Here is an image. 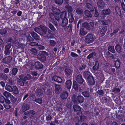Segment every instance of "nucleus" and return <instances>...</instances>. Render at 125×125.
I'll use <instances>...</instances> for the list:
<instances>
[{"label":"nucleus","mask_w":125,"mask_h":125,"mask_svg":"<svg viewBox=\"0 0 125 125\" xmlns=\"http://www.w3.org/2000/svg\"><path fill=\"white\" fill-rule=\"evenodd\" d=\"M94 35L93 34H88L84 38L85 42L87 44L92 43L94 41Z\"/></svg>","instance_id":"nucleus-3"},{"label":"nucleus","mask_w":125,"mask_h":125,"mask_svg":"<svg viewBox=\"0 0 125 125\" xmlns=\"http://www.w3.org/2000/svg\"><path fill=\"white\" fill-rule=\"evenodd\" d=\"M48 27L51 30L54 31H55L56 30V29L55 28L54 26L51 23H50L49 24Z\"/></svg>","instance_id":"nucleus-51"},{"label":"nucleus","mask_w":125,"mask_h":125,"mask_svg":"<svg viewBox=\"0 0 125 125\" xmlns=\"http://www.w3.org/2000/svg\"><path fill=\"white\" fill-rule=\"evenodd\" d=\"M26 78L27 80V81L26 82V84H27V85H30L32 82L31 80H30V79L31 78V76H29V78L26 77Z\"/></svg>","instance_id":"nucleus-47"},{"label":"nucleus","mask_w":125,"mask_h":125,"mask_svg":"<svg viewBox=\"0 0 125 125\" xmlns=\"http://www.w3.org/2000/svg\"><path fill=\"white\" fill-rule=\"evenodd\" d=\"M69 22L72 23L74 21V19L73 17V13H70L68 14Z\"/></svg>","instance_id":"nucleus-28"},{"label":"nucleus","mask_w":125,"mask_h":125,"mask_svg":"<svg viewBox=\"0 0 125 125\" xmlns=\"http://www.w3.org/2000/svg\"><path fill=\"white\" fill-rule=\"evenodd\" d=\"M115 66L116 68L117 69L120 67V62L119 59H117L116 60L114 61V62Z\"/></svg>","instance_id":"nucleus-29"},{"label":"nucleus","mask_w":125,"mask_h":125,"mask_svg":"<svg viewBox=\"0 0 125 125\" xmlns=\"http://www.w3.org/2000/svg\"><path fill=\"white\" fill-rule=\"evenodd\" d=\"M55 3L57 4L60 5L63 2V0H54Z\"/></svg>","instance_id":"nucleus-54"},{"label":"nucleus","mask_w":125,"mask_h":125,"mask_svg":"<svg viewBox=\"0 0 125 125\" xmlns=\"http://www.w3.org/2000/svg\"><path fill=\"white\" fill-rule=\"evenodd\" d=\"M35 114V112L33 110H30L28 111L25 112L24 113V115H27L28 116H30L31 118H34L35 116L34 115Z\"/></svg>","instance_id":"nucleus-7"},{"label":"nucleus","mask_w":125,"mask_h":125,"mask_svg":"<svg viewBox=\"0 0 125 125\" xmlns=\"http://www.w3.org/2000/svg\"><path fill=\"white\" fill-rule=\"evenodd\" d=\"M97 21H95V25L97 27H99L101 26V23L100 21L96 19Z\"/></svg>","instance_id":"nucleus-50"},{"label":"nucleus","mask_w":125,"mask_h":125,"mask_svg":"<svg viewBox=\"0 0 125 125\" xmlns=\"http://www.w3.org/2000/svg\"><path fill=\"white\" fill-rule=\"evenodd\" d=\"M13 93L16 94H18L19 93L18 89L17 87L16 86H13Z\"/></svg>","instance_id":"nucleus-45"},{"label":"nucleus","mask_w":125,"mask_h":125,"mask_svg":"<svg viewBox=\"0 0 125 125\" xmlns=\"http://www.w3.org/2000/svg\"><path fill=\"white\" fill-rule=\"evenodd\" d=\"M97 5L99 8L103 9L105 7V3L102 0H99L97 3Z\"/></svg>","instance_id":"nucleus-15"},{"label":"nucleus","mask_w":125,"mask_h":125,"mask_svg":"<svg viewBox=\"0 0 125 125\" xmlns=\"http://www.w3.org/2000/svg\"><path fill=\"white\" fill-rule=\"evenodd\" d=\"M31 34L35 40L36 41H38L39 40L40 38L39 36L34 31H32L31 32Z\"/></svg>","instance_id":"nucleus-21"},{"label":"nucleus","mask_w":125,"mask_h":125,"mask_svg":"<svg viewBox=\"0 0 125 125\" xmlns=\"http://www.w3.org/2000/svg\"><path fill=\"white\" fill-rule=\"evenodd\" d=\"M18 69L16 68H13L11 71V74L12 75H15L18 72Z\"/></svg>","instance_id":"nucleus-44"},{"label":"nucleus","mask_w":125,"mask_h":125,"mask_svg":"<svg viewBox=\"0 0 125 125\" xmlns=\"http://www.w3.org/2000/svg\"><path fill=\"white\" fill-rule=\"evenodd\" d=\"M95 53L94 52H93L90 53L87 56V58L88 59H89L93 58V56H95Z\"/></svg>","instance_id":"nucleus-49"},{"label":"nucleus","mask_w":125,"mask_h":125,"mask_svg":"<svg viewBox=\"0 0 125 125\" xmlns=\"http://www.w3.org/2000/svg\"><path fill=\"white\" fill-rule=\"evenodd\" d=\"M84 14L85 16L91 18L92 15L90 12L88 10H86L84 11Z\"/></svg>","instance_id":"nucleus-42"},{"label":"nucleus","mask_w":125,"mask_h":125,"mask_svg":"<svg viewBox=\"0 0 125 125\" xmlns=\"http://www.w3.org/2000/svg\"><path fill=\"white\" fill-rule=\"evenodd\" d=\"M75 77L76 82L78 83L82 84L85 82L84 80L82 77V75H77Z\"/></svg>","instance_id":"nucleus-6"},{"label":"nucleus","mask_w":125,"mask_h":125,"mask_svg":"<svg viewBox=\"0 0 125 125\" xmlns=\"http://www.w3.org/2000/svg\"><path fill=\"white\" fill-rule=\"evenodd\" d=\"M115 49L117 52L120 53L121 52L122 48L120 45L116 44L115 46Z\"/></svg>","instance_id":"nucleus-37"},{"label":"nucleus","mask_w":125,"mask_h":125,"mask_svg":"<svg viewBox=\"0 0 125 125\" xmlns=\"http://www.w3.org/2000/svg\"><path fill=\"white\" fill-rule=\"evenodd\" d=\"M73 70L69 68H66L64 70L65 75L68 77H70L72 75Z\"/></svg>","instance_id":"nucleus-11"},{"label":"nucleus","mask_w":125,"mask_h":125,"mask_svg":"<svg viewBox=\"0 0 125 125\" xmlns=\"http://www.w3.org/2000/svg\"><path fill=\"white\" fill-rule=\"evenodd\" d=\"M46 119L47 121H50L52 119L51 116L50 115H48L46 116Z\"/></svg>","instance_id":"nucleus-63"},{"label":"nucleus","mask_w":125,"mask_h":125,"mask_svg":"<svg viewBox=\"0 0 125 125\" xmlns=\"http://www.w3.org/2000/svg\"><path fill=\"white\" fill-rule=\"evenodd\" d=\"M55 91L57 92L59 91L61 87L60 85L55 84Z\"/></svg>","instance_id":"nucleus-55"},{"label":"nucleus","mask_w":125,"mask_h":125,"mask_svg":"<svg viewBox=\"0 0 125 125\" xmlns=\"http://www.w3.org/2000/svg\"><path fill=\"white\" fill-rule=\"evenodd\" d=\"M84 77L86 80L88 78L92 75V74L89 72L85 71L83 73Z\"/></svg>","instance_id":"nucleus-20"},{"label":"nucleus","mask_w":125,"mask_h":125,"mask_svg":"<svg viewBox=\"0 0 125 125\" xmlns=\"http://www.w3.org/2000/svg\"><path fill=\"white\" fill-rule=\"evenodd\" d=\"M76 12L79 15L82 14L83 13V10L80 8H77L76 9Z\"/></svg>","instance_id":"nucleus-48"},{"label":"nucleus","mask_w":125,"mask_h":125,"mask_svg":"<svg viewBox=\"0 0 125 125\" xmlns=\"http://www.w3.org/2000/svg\"><path fill=\"white\" fill-rule=\"evenodd\" d=\"M52 79L58 83H61L62 81V80L60 77L56 75L52 77Z\"/></svg>","instance_id":"nucleus-18"},{"label":"nucleus","mask_w":125,"mask_h":125,"mask_svg":"<svg viewBox=\"0 0 125 125\" xmlns=\"http://www.w3.org/2000/svg\"><path fill=\"white\" fill-rule=\"evenodd\" d=\"M87 33L86 31H85L83 27L80 28L79 34L80 36H84Z\"/></svg>","instance_id":"nucleus-27"},{"label":"nucleus","mask_w":125,"mask_h":125,"mask_svg":"<svg viewBox=\"0 0 125 125\" xmlns=\"http://www.w3.org/2000/svg\"><path fill=\"white\" fill-rule=\"evenodd\" d=\"M3 95L5 96L6 98L10 97L11 95V94L6 91H5L3 93Z\"/></svg>","instance_id":"nucleus-40"},{"label":"nucleus","mask_w":125,"mask_h":125,"mask_svg":"<svg viewBox=\"0 0 125 125\" xmlns=\"http://www.w3.org/2000/svg\"><path fill=\"white\" fill-rule=\"evenodd\" d=\"M120 90L119 88H114L112 90V92L115 93H118L119 92Z\"/></svg>","instance_id":"nucleus-59"},{"label":"nucleus","mask_w":125,"mask_h":125,"mask_svg":"<svg viewBox=\"0 0 125 125\" xmlns=\"http://www.w3.org/2000/svg\"><path fill=\"white\" fill-rule=\"evenodd\" d=\"M107 26H105L103 27L100 30L99 32L100 36H103L105 35L107 31Z\"/></svg>","instance_id":"nucleus-10"},{"label":"nucleus","mask_w":125,"mask_h":125,"mask_svg":"<svg viewBox=\"0 0 125 125\" xmlns=\"http://www.w3.org/2000/svg\"><path fill=\"white\" fill-rule=\"evenodd\" d=\"M86 80L88 84L94 85L95 83L94 78L92 75L88 78Z\"/></svg>","instance_id":"nucleus-8"},{"label":"nucleus","mask_w":125,"mask_h":125,"mask_svg":"<svg viewBox=\"0 0 125 125\" xmlns=\"http://www.w3.org/2000/svg\"><path fill=\"white\" fill-rule=\"evenodd\" d=\"M116 118L120 121H122L123 120L122 116L121 115H117L116 116Z\"/></svg>","instance_id":"nucleus-58"},{"label":"nucleus","mask_w":125,"mask_h":125,"mask_svg":"<svg viewBox=\"0 0 125 125\" xmlns=\"http://www.w3.org/2000/svg\"><path fill=\"white\" fill-rule=\"evenodd\" d=\"M39 27L41 29V30L44 36V35L46 34V33L47 32V28L41 25Z\"/></svg>","instance_id":"nucleus-25"},{"label":"nucleus","mask_w":125,"mask_h":125,"mask_svg":"<svg viewBox=\"0 0 125 125\" xmlns=\"http://www.w3.org/2000/svg\"><path fill=\"white\" fill-rule=\"evenodd\" d=\"M108 50L112 53H115V51L114 49V46H109L108 47Z\"/></svg>","instance_id":"nucleus-46"},{"label":"nucleus","mask_w":125,"mask_h":125,"mask_svg":"<svg viewBox=\"0 0 125 125\" xmlns=\"http://www.w3.org/2000/svg\"><path fill=\"white\" fill-rule=\"evenodd\" d=\"M10 98V100L12 103H14L17 100V98L14 97V96L12 95Z\"/></svg>","instance_id":"nucleus-56"},{"label":"nucleus","mask_w":125,"mask_h":125,"mask_svg":"<svg viewBox=\"0 0 125 125\" xmlns=\"http://www.w3.org/2000/svg\"><path fill=\"white\" fill-rule=\"evenodd\" d=\"M44 92L43 90L42 89H37L35 91V94L37 96L40 97L42 95Z\"/></svg>","instance_id":"nucleus-12"},{"label":"nucleus","mask_w":125,"mask_h":125,"mask_svg":"<svg viewBox=\"0 0 125 125\" xmlns=\"http://www.w3.org/2000/svg\"><path fill=\"white\" fill-rule=\"evenodd\" d=\"M53 12L56 15H59L61 13V10L59 8L53 7L52 8Z\"/></svg>","instance_id":"nucleus-17"},{"label":"nucleus","mask_w":125,"mask_h":125,"mask_svg":"<svg viewBox=\"0 0 125 125\" xmlns=\"http://www.w3.org/2000/svg\"><path fill=\"white\" fill-rule=\"evenodd\" d=\"M12 59V57L8 56L6 57L3 59V62L6 63L8 64L10 63Z\"/></svg>","instance_id":"nucleus-24"},{"label":"nucleus","mask_w":125,"mask_h":125,"mask_svg":"<svg viewBox=\"0 0 125 125\" xmlns=\"http://www.w3.org/2000/svg\"><path fill=\"white\" fill-rule=\"evenodd\" d=\"M73 110L75 112L80 111L81 109L80 106L78 105H73Z\"/></svg>","instance_id":"nucleus-30"},{"label":"nucleus","mask_w":125,"mask_h":125,"mask_svg":"<svg viewBox=\"0 0 125 125\" xmlns=\"http://www.w3.org/2000/svg\"><path fill=\"white\" fill-rule=\"evenodd\" d=\"M34 66L35 68L38 69H41L43 67V64L38 61L36 62H35Z\"/></svg>","instance_id":"nucleus-14"},{"label":"nucleus","mask_w":125,"mask_h":125,"mask_svg":"<svg viewBox=\"0 0 125 125\" xmlns=\"http://www.w3.org/2000/svg\"><path fill=\"white\" fill-rule=\"evenodd\" d=\"M82 27L85 28L89 30H90L91 28L89 24L86 22H84L83 23Z\"/></svg>","instance_id":"nucleus-36"},{"label":"nucleus","mask_w":125,"mask_h":125,"mask_svg":"<svg viewBox=\"0 0 125 125\" xmlns=\"http://www.w3.org/2000/svg\"><path fill=\"white\" fill-rule=\"evenodd\" d=\"M18 83L19 85L21 86H23L24 85V81L21 80H19L18 81Z\"/></svg>","instance_id":"nucleus-60"},{"label":"nucleus","mask_w":125,"mask_h":125,"mask_svg":"<svg viewBox=\"0 0 125 125\" xmlns=\"http://www.w3.org/2000/svg\"><path fill=\"white\" fill-rule=\"evenodd\" d=\"M87 8L89 10L91 11L92 12L94 10L92 5L90 3H87L86 4Z\"/></svg>","instance_id":"nucleus-39"},{"label":"nucleus","mask_w":125,"mask_h":125,"mask_svg":"<svg viewBox=\"0 0 125 125\" xmlns=\"http://www.w3.org/2000/svg\"><path fill=\"white\" fill-rule=\"evenodd\" d=\"M49 41V45L51 47H54L56 44V42L53 40H50Z\"/></svg>","instance_id":"nucleus-41"},{"label":"nucleus","mask_w":125,"mask_h":125,"mask_svg":"<svg viewBox=\"0 0 125 125\" xmlns=\"http://www.w3.org/2000/svg\"><path fill=\"white\" fill-rule=\"evenodd\" d=\"M70 55L71 56L73 57H79V56L77 54L73 52H71Z\"/></svg>","instance_id":"nucleus-62"},{"label":"nucleus","mask_w":125,"mask_h":125,"mask_svg":"<svg viewBox=\"0 0 125 125\" xmlns=\"http://www.w3.org/2000/svg\"><path fill=\"white\" fill-rule=\"evenodd\" d=\"M82 94L85 97L89 98L90 97V92L89 91H84L82 92Z\"/></svg>","instance_id":"nucleus-34"},{"label":"nucleus","mask_w":125,"mask_h":125,"mask_svg":"<svg viewBox=\"0 0 125 125\" xmlns=\"http://www.w3.org/2000/svg\"><path fill=\"white\" fill-rule=\"evenodd\" d=\"M68 95L67 92L65 91H64L61 93L60 97L62 99H65L67 98Z\"/></svg>","instance_id":"nucleus-19"},{"label":"nucleus","mask_w":125,"mask_h":125,"mask_svg":"<svg viewBox=\"0 0 125 125\" xmlns=\"http://www.w3.org/2000/svg\"><path fill=\"white\" fill-rule=\"evenodd\" d=\"M72 83L71 80H67L65 83L66 87L68 89H70L72 86Z\"/></svg>","instance_id":"nucleus-22"},{"label":"nucleus","mask_w":125,"mask_h":125,"mask_svg":"<svg viewBox=\"0 0 125 125\" xmlns=\"http://www.w3.org/2000/svg\"><path fill=\"white\" fill-rule=\"evenodd\" d=\"M80 119H79V117L78 116L75 117L74 119V122H76L77 121L80 122V123L82 122H84L87 119V117L86 116L83 115L80 116Z\"/></svg>","instance_id":"nucleus-4"},{"label":"nucleus","mask_w":125,"mask_h":125,"mask_svg":"<svg viewBox=\"0 0 125 125\" xmlns=\"http://www.w3.org/2000/svg\"><path fill=\"white\" fill-rule=\"evenodd\" d=\"M72 24H69L68 26L64 28L65 31L68 32H70L72 31Z\"/></svg>","instance_id":"nucleus-32"},{"label":"nucleus","mask_w":125,"mask_h":125,"mask_svg":"<svg viewBox=\"0 0 125 125\" xmlns=\"http://www.w3.org/2000/svg\"><path fill=\"white\" fill-rule=\"evenodd\" d=\"M29 105L27 104H24L22 106V108L23 112H25L30 108Z\"/></svg>","instance_id":"nucleus-35"},{"label":"nucleus","mask_w":125,"mask_h":125,"mask_svg":"<svg viewBox=\"0 0 125 125\" xmlns=\"http://www.w3.org/2000/svg\"><path fill=\"white\" fill-rule=\"evenodd\" d=\"M34 102L38 103L39 104H42V99L41 98L36 99L34 100Z\"/></svg>","instance_id":"nucleus-52"},{"label":"nucleus","mask_w":125,"mask_h":125,"mask_svg":"<svg viewBox=\"0 0 125 125\" xmlns=\"http://www.w3.org/2000/svg\"><path fill=\"white\" fill-rule=\"evenodd\" d=\"M0 74V78L1 80H6L8 79V76L5 73H1Z\"/></svg>","instance_id":"nucleus-31"},{"label":"nucleus","mask_w":125,"mask_h":125,"mask_svg":"<svg viewBox=\"0 0 125 125\" xmlns=\"http://www.w3.org/2000/svg\"><path fill=\"white\" fill-rule=\"evenodd\" d=\"M86 67V65H85L83 63H81L80 65L79 69L80 70H83L85 69Z\"/></svg>","instance_id":"nucleus-53"},{"label":"nucleus","mask_w":125,"mask_h":125,"mask_svg":"<svg viewBox=\"0 0 125 125\" xmlns=\"http://www.w3.org/2000/svg\"><path fill=\"white\" fill-rule=\"evenodd\" d=\"M84 46H85L84 45H81L80 48L81 51L83 52H84L86 51V49L85 48Z\"/></svg>","instance_id":"nucleus-61"},{"label":"nucleus","mask_w":125,"mask_h":125,"mask_svg":"<svg viewBox=\"0 0 125 125\" xmlns=\"http://www.w3.org/2000/svg\"><path fill=\"white\" fill-rule=\"evenodd\" d=\"M65 7L67 10L68 14L70 13H72V12L73 11V9L71 6L68 5H67L65 6Z\"/></svg>","instance_id":"nucleus-33"},{"label":"nucleus","mask_w":125,"mask_h":125,"mask_svg":"<svg viewBox=\"0 0 125 125\" xmlns=\"http://www.w3.org/2000/svg\"><path fill=\"white\" fill-rule=\"evenodd\" d=\"M60 14V18L61 19L67 18V12L65 10H64L61 12Z\"/></svg>","instance_id":"nucleus-26"},{"label":"nucleus","mask_w":125,"mask_h":125,"mask_svg":"<svg viewBox=\"0 0 125 125\" xmlns=\"http://www.w3.org/2000/svg\"><path fill=\"white\" fill-rule=\"evenodd\" d=\"M59 15H55L52 13H49V17L51 21L53 24H54L56 27H58V26L57 21L59 22L60 20V17Z\"/></svg>","instance_id":"nucleus-1"},{"label":"nucleus","mask_w":125,"mask_h":125,"mask_svg":"<svg viewBox=\"0 0 125 125\" xmlns=\"http://www.w3.org/2000/svg\"><path fill=\"white\" fill-rule=\"evenodd\" d=\"M13 86L12 87L9 85L6 84L5 87V89L7 91L12 92L13 91Z\"/></svg>","instance_id":"nucleus-38"},{"label":"nucleus","mask_w":125,"mask_h":125,"mask_svg":"<svg viewBox=\"0 0 125 125\" xmlns=\"http://www.w3.org/2000/svg\"><path fill=\"white\" fill-rule=\"evenodd\" d=\"M48 33L49 34H46L44 35L45 38L48 39H52L53 38V35L52 34V32L51 31L49 30L48 31Z\"/></svg>","instance_id":"nucleus-13"},{"label":"nucleus","mask_w":125,"mask_h":125,"mask_svg":"<svg viewBox=\"0 0 125 125\" xmlns=\"http://www.w3.org/2000/svg\"><path fill=\"white\" fill-rule=\"evenodd\" d=\"M29 96V95L28 94H26L25 95L23 98L22 101H23L26 99V101L27 102L28 101L29 102V101L30 100L31 98L29 96Z\"/></svg>","instance_id":"nucleus-43"},{"label":"nucleus","mask_w":125,"mask_h":125,"mask_svg":"<svg viewBox=\"0 0 125 125\" xmlns=\"http://www.w3.org/2000/svg\"><path fill=\"white\" fill-rule=\"evenodd\" d=\"M78 83L76 81H74L73 83V87L75 91H77L79 89V91L81 92V88Z\"/></svg>","instance_id":"nucleus-9"},{"label":"nucleus","mask_w":125,"mask_h":125,"mask_svg":"<svg viewBox=\"0 0 125 125\" xmlns=\"http://www.w3.org/2000/svg\"><path fill=\"white\" fill-rule=\"evenodd\" d=\"M84 98L81 95L78 96L76 97L75 100L77 103H82L84 101Z\"/></svg>","instance_id":"nucleus-16"},{"label":"nucleus","mask_w":125,"mask_h":125,"mask_svg":"<svg viewBox=\"0 0 125 125\" xmlns=\"http://www.w3.org/2000/svg\"><path fill=\"white\" fill-rule=\"evenodd\" d=\"M61 26L62 27L66 26L68 23V21L67 18L62 19Z\"/></svg>","instance_id":"nucleus-23"},{"label":"nucleus","mask_w":125,"mask_h":125,"mask_svg":"<svg viewBox=\"0 0 125 125\" xmlns=\"http://www.w3.org/2000/svg\"><path fill=\"white\" fill-rule=\"evenodd\" d=\"M49 55L48 53L44 51H42L38 55L37 58L40 61L43 62L46 61L47 56Z\"/></svg>","instance_id":"nucleus-2"},{"label":"nucleus","mask_w":125,"mask_h":125,"mask_svg":"<svg viewBox=\"0 0 125 125\" xmlns=\"http://www.w3.org/2000/svg\"><path fill=\"white\" fill-rule=\"evenodd\" d=\"M7 30L5 29H0V34L3 35L6 34L7 32Z\"/></svg>","instance_id":"nucleus-57"},{"label":"nucleus","mask_w":125,"mask_h":125,"mask_svg":"<svg viewBox=\"0 0 125 125\" xmlns=\"http://www.w3.org/2000/svg\"><path fill=\"white\" fill-rule=\"evenodd\" d=\"M111 12L109 8L102 10L101 12V16H100L101 19L104 18L105 17V16L110 14L111 13Z\"/></svg>","instance_id":"nucleus-5"},{"label":"nucleus","mask_w":125,"mask_h":125,"mask_svg":"<svg viewBox=\"0 0 125 125\" xmlns=\"http://www.w3.org/2000/svg\"><path fill=\"white\" fill-rule=\"evenodd\" d=\"M4 106L7 109H9L11 108V106L9 104H4Z\"/></svg>","instance_id":"nucleus-64"}]
</instances>
